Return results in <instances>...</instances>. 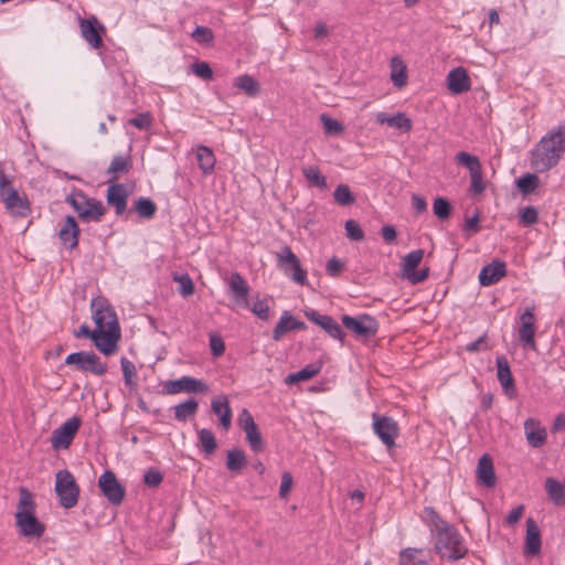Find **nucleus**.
<instances>
[{
	"label": "nucleus",
	"mask_w": 565,
	"mask_h": 565,
	"mask_svg": "<svg viewBox=\"0 0 565 565\" xmlns=\"http://www.w3.org/2000/svg\"><path fill=\"white\" fill-rule=\"evenodd\" d=\"M435 540L434 548L441 558L457 561L462 558L468 548L457 529L446 522L434 508L426 507L422 514Z\"/></svg>",
	"instance_id": "f257e3e1"
},
{
	"label": "nucleus",
	"mask_w": 565,
	"mask_h": 565,
	"mask_svg": "<svg viewBox=\"0 0 565 565\" xmlns=\"http://www.w3.org/2000/svg\"><path fill=\"white\" fill-rule=\"evenodd\" d=\"M565 153V125H558L544 135L531 151V166L537 172L556 167Z\"/></svg>",
	"instance_id": "f03ea898"
},
{
	"label": "nucleus",
	"mask_w": 565,
	"mask_h": 565,
	"mask_svg": "<svg viewBox=\"0 0 565 565\" xmlns=\"http://www.w3.org/2000/svg\"><path fill=\"white\" fill-rule=\"evenodd\" d=\"M36 504L31 491L25 487L19 489V502L15 512V525L21 535L40 539L45 532V525L35 515Z\"/></svg>",
	"instance_id": "7ed1b4c3"
},
{
	"label": "nucleus",
	"mask_w": 565,
	"mask_h": 565,
	"mask_svg": "<svg viewBox=\"0 0 565 565\" xmlns=\"http://www.w3.org/2000/svg\"><path fill=\"white\" fill-rule=\"evenodd\" d=\"M0 199L14 217H26L31 213L30 201L11 185L3 170H0Z\"/></svg>",
	"instance_id": "20e7f679"
},
{
	"label": "nucleus",
	"mask_w": 565,
	"mask_h": 565,
	"mask_svg": "<svg viewBox=\"0 0 565 565\" xmlns=\"http://www.w3.org/2000/svg\"><path fill=\"white\" fill-rule=\"evenodd\" d=\"M66 202L72 205L79 218L85 222H99L106 212V207L100 201L88 198L82 191L68 195Z\"/></svg>",
	"instance_id": "39448f33"
},
{
	"label": "nucleus",
	"mask_w": 565,
	"mask_h": 565,
	"mask_svg": "<svg viewBox=\"0 0 565 565\" xmlns=\"http://www.w3.org/2000/svg\"><path fill=\"white\" fill-rule=\"evenodd\" d=\"M55 492L63 508L71 509L77 504L79 488L68 470H60L56 473Z\"/></svg>",
	"instance_id": "423d86ee"
},
{
	"label": "nucleus",
	"mask_w": 565,
	"mask_h": 565,
	"mask_svg": "<svg viewBox=\"0 0 565 565\" xmlns=\"http://www.w3.org/2000/svg\"><path fill=\"white\" fill-rule=\"evenodd\" d=\"M341 321L358 339L369 340L373 338L379 330V323L375 318L366 313L356 317L343 315Z\"/></svg>",
	"instance_id": "0eeeda50"
},
{
	"label": "nucleus",
	"mask_w": 565,
	"mask_h": 565,
	"mask_svg": "<svg viewBox=\"0 0 565 565\" xmlns=\"http://www.w3.org/2000/svg\"><path fill=\"white\" fill-rule=\"evenodd\" d=\"M90 308L96 328L120 331L117 315L107 299L104 297L94 298Z\"/></svg>",
	"instance_id": "6e6552de"
},
{
	"label": "nucleus",
	"mask_w": 565,
	"mask_h": 565,
	"mask_svg": "<svg viewBox=\"0 0 565 565\" xmlns=\"http://www.w3.org/2000/svg\"><path fill=\"white\" fill-rule=\"evenodd\" d=\"M535 307H527L523 312L519 315L518 319V335L519 341L524 350L536 351V342H535Z\"/></svg>",
	"instance_id": "1a4fd4ad"
},
{
	"label": "nucleus",
	"mask_w": 565,
	"mask_h": 565,
	"mask_svg": "<svg viewBox=\"0 0 565 565\" xmlns=\"http://www.w3.org/2000/svg\"><path fill=\"white\" fill-rule=\"evenodd\" d=\"M65 364L75 365L77 370L89 372L95 375H104L107 371L106 364L93 352L79 351L71 353L65 359Z\"/></svg>",
	"instance_id": "9d476101"
},
{
	"label": "nucleus",
	"mask_w": 565,
	"mask_h": 565,
	"mask_svg": "<svg viewBox=\"0 0 565 565\" xmlns=\"http://www.w3.org/2000/svg\"><path fill=\"white\" fill-rule=\"evenodd\" d=\"M207 391L209 385L204 381L188 375L167 381L163 385V393L168 395L179 393L204 394Z\"/></svg>",
	"instance_id": "9b49d317"
},
{
	"label": "nucleus",
	"mask_w": 565,
	"mask_h": 565,
	"mask_svg": "<svg viewBox=\"0 0 565 565\" xmlns=\"http://www.w3.org/2000/svg\"><path fill=\"white\" fill-rule=\"evenodd\" d=\"M82 419L77 416L68 418L60 427H57L51 437V445L54 450L67 449L74 440L79 427Z\"/></svg>",
	"instance_id": "f8f14e48"
},
{
	"label": "nucleus",
	"mask_w": 565,
	"mask_h": 565,
	"mask_svg": "<svg viewBox=\"0 0 565 565\" xmlns=\"http://www.w3.org/2000/svg\"><path fill=\"white\" fill-rule=\"evenodd\" d=\"M373 430L381 441L390 449L395 446L399 428L396 420L390 416L372 415Z\"/></svg>",
	"instance_id": "ddd939ff"
},
{
	"label": "nucleus",
	"mask_w": 565,
	"mask_h": 565,
	"mask_svg": "<svg viewBox=\"0 0 565 565\" xmlns=\"http://www.w3.org/2000/svg\"><path fill=\"white\" fill-rule=\"evenodd\" d=\"M278 265L282 268L284 273L297 284H307V273L301 268L298 257L290 247L285 246L280 250L278 254Z\"/></svg>",
	"instance_id": "4468645a"
},
{
	"label": "nucleus",
	"mask_w": 565,
	"mask_h": 565,
	"mask_svg": "<svg viewBox=\"0 0 565 565\" xmlns=\"http://www.w3.org/2000/svg\"><path fill=\"white\" fill-rule=\"evenodd\" d=\"M238 423L246 435V441L248 443L250 449L255 452L263 451L265 444L263 441L262 435L252 414L246 408H244L239 414Z\"/></svg>",
	"instance_id": "2eb2a0df"
},
{
	"label": "nucleus",
	"mask_w": 565,
	"mask_h": 565,
	"mask_svg": "<svg viewBox=\"0 0 565 565\" xmlns=\"http://www.w3.org/2000/svg\"><path fill=\"white\" fill-rule=\"evenodd\" d=\"M98 486L103 492V494L107 498V500L113 504L121 503L125 497V489L118 482L115 473L113 471H105L98 480Z\"/></svg>",
	"instance_id": "dca6fc26"
},
{
	"label": "nucleus",
	"mask_w": 565,
	"mask_h": 565,
	"mask_svg": "<svg viewBox=\"0 0 565 565\" xmlns=\"http://www.w3.org/2000/svg\"><path fill=\"white\" fill-rule=\"evenodd\" d=\"M305 316L313 323L323 329L331 338L340 340L344 339V331L341 326L330 316L321 315L317 310L309 309L305 311Z\"/></svg>",
	"instance_id": "f3484780"
},
{
	"label": "nucleus",
	"mask_w": 565,
	"mask_h": 565,
	"mask_svg": "<svg viewBox=\"0 0 565 565\" xmlns=\"http://www.w3.org/2000/svg\"><path fill=\"white\" fill-rule=\"evenodd\" d=\"M119 339L120 331L96 328L92 341L102 353L111 355L117 350Z\"/></svg>",
	"instance_id": "a211bd4d"
},
{
	"label": "nucleus",
	"mask_w": 565,
	"mask_h": 565,
	"mask_svg": "<svg viewBox=\"0 0 565 565\" xmlns=\"http://www.w3.org/2000/svg\"><path fill=\"white\" fill-rule=\"evenodd\" d=\"M228 289L238 306L248 308L249 286L239 273H233L228 279Z\"/></svg>",
	"instance_id": "6ab92c4d"
},
{
	"label": "nucleus",
	"mask_w": 565,
	"mask_h": 565,
	"mask_svg": "<svg viewBox=\"0 0 565 565\" xmlns=\"http://www.w3.org/2000/svg\"><path fill=\"white\" fill-rule=\"evenodd\" d=\"M430 551L407 547L398 553V565H433Z\"/></svg>",
	"instance_id": "aec40b11"
},
{
	"label": "nucleus",
	"mask_w": 565,
	"mask_h": 565,
	"mask_svg": "<svg viewBox=\"0 0 565 565\" xmlns=\"http://www.w3.org/2000/svg\"><path fill=\"white\" fill-rule=\"evenodd\" d=\"M79 26L82 36L93 49H99L103 45L100 32L104 31V26L96 18L81 20Z\"/></svg>",
	"instance_id": "412c9836"
},
{
	"label": "nucleus",
	"mask_w": 565,
	"mask_h": 565,
	"mask_svg": "<svg viewBox=\"0 0 565 565\" xmlns=\"http://www.w3.org/2000/svg\"><path fill=\"white\" fill-rule=\"evenodd\" d=\"M79 233L81 231L75 217L67 215L58 231L62 244L70 249L75 248L78 245Z\"/></svg>",
	"instance_id": "4be33fe9"
},
{
	"label": "nucleus",
	"mask_w": 565,
	"mask_h": 565,
	"mask_svg": "<svg viewBox=\"0 0 565 565\" xmlns=\"http://www.w3.org/2000/svg\"><path fill=\"white\" fill-rule=\"evenodd\" d=\"M447 86L452 94L468 92L471 87V81L467 71L459 66L451 70L447 75Z\"/></svg>",
	"instance_id": "5701e85b"
},
{
	"label": "nucleus",
	"mask_w": 565,
	"mask_h": 565,
	"mask_svg": "<svg viewBox=\"0 0 565 565\" xmlns=\"http://www.w3.org/2000/svg\"><path fill=\"white\" fill-rule=\"evenodd\" d=\"M505 274V263L502 260H494L481 268L479 273V282L481 286H491L504 277Z\"/></svg>",
	"instance_id": "b1692460"
},
{
	"label": "nucleus",
	"mask_w": 565,
	"mask_h": 565,
	"mask_svg": "<svg viewBox=\"0 0 565 565\" xmlns=\"http://www.w3.org/2000/svg\"><path fill=\"white\" fill-rule=\"evenodd\" d=\"M524 433L529 445L533 448H540L546 443V429L534 418H527L524 422Z\"/></svg>",
	"instance_id": "393cba45"
},
{
	"label": "nucleus",
	"mask_w": 565,
	"mask_h": 565,
	"mask_svg": "<svg viewBox=\"0 0 565 565\" xmlns=\"http://www.w3.org/2000/svg\"><path fill=\"white\" fill-rule=\"evenodd\" d=\"M128 193L124 184L113 183L107 190V203L115 207L117 215H121L127 207Z\"/></svg>",
	"instance_id": "a878e982"
},
{
	"label": "nucleus",
	"mask_w": 565,
	"mask_h": 565,
	"mask_svg": "<svg viewBox=\"0 0 565 565\" xmlns=\"http://www.w3.org/2000/svg\"><path fill=\"white\" fill-rule=\"evenodd\" d=\"M212 412L218 417L220 424L224 430H228L232 425V409L227 396L220 395L211 401Z\"/></svg>",
	"instance_id": "bb28decb"
},
{
	"label": "nucleus",
	"mask_w": 565,
	"mask_h": 565,
	"mask_svg": "<svg viewBox=\"0 0 565 565\" xmlns=\"http://www.w3.org/2000/svg\"><path fill=\"white\" fill-rule=\"evenodd\" d=\"M306 328L305 322L296 319L288 311H284L278 323L273 331V339L279 341L285 333L289 331L302 330Z\"/></svg>",
	"instance_id": "cd10ccee"
},
{
	"label": "nucleus",
	"mask_w": 565,
	"mask_h": 565,
	"mask_svg": "<svg viewBox=\"0 0 565 565\" xmlns=\"http://www.w3.org/2000/svg\"><path fill=\"white\" fill-rule=\"evenodd\" d=\"M541 532L537 523L529 518L526 520V535H525V550L524 553L527 555H536L541 551Z\"/></svg>",
	"instance_id": "c85d7f7f"
},
{
	"label": "nucleus",
	"mask_w": 565,
	"mask_h": 565,
	"mask_svg": "<svg viewBox=\"0 0 565 565\" xmlns=\"http://www.w3.org/2000/svg\"><path fill=\"white\" fill-rule=\"evenodd\" d=\"M477 477L481 484L491 488L495 486V473L493 468L492 458L489 455H483L477 466Z\"/></svg>",
	"instance_id": "c756f323"
},
{
	"label": "nucleus",
	"mask_w": 565,
	"mask_h": 565,
	"mask_svg": "<svg viewBox=\"0 0 565 565\" xmlns=\"http://www.w3.org/2000/svg\"><path fill=\"white\" fill-rule=\"evenodd\" d=\"M497 376L505 394L514 393V380L510 370L509 362L504 355H500L495 360Z\"/></svg>",
	"instance_id": "7c9ffc66"
},
{
	"label": "nucleus",
	"mask_w": 565,
	"mask_h": 565,
	"mask_svg": "<svg viewBox=\"0 0 565 565\" xmlns=\"http://www.w3.org/2000/svg\"><path fill=\"white\" fill-rule=\"evenodd\" d=\"M376 122L381 125L386 124L387 126L399 129L403 132L411 131L413 127L412 120L404 113H397L394 116H390L386 113H379L376 114Z\"/></svg>",
	"instance_id": "2f4dec72"
},
{
	"label": "nucleus",
	"mask_w": 565,
	"mask_h": 565,
	"mask_svg": "<svg viewBox=\"0 0 565 565\" xmlns=\"http://www.w3.org/2000/svg\"><path fill=\"white\" fill-rule=\"evenodd\" d=\"M391 79L394 86L401 88L407 83V67L399 56H394L390 63Z\"/></svg>",
	"instance_id": "473e14b6"
},
{
	"label": "nucleus",
	"mask_w": 565,
	"mask_h": 565,
	"mask_svg": "<svg viewBox=\"0 0 565 565\" xmlns=\"http://www.w3.org/2000/svg\"><path fill=\"white\" fill-rule=\"evenodd\" d=\"M196 160L204 174H210L214 170L216 162L215 156L209 147L200 146L196 149Z\"/></svg>",
	"instance_id": "72a5a7b5"
},
{
	"label": "nucleus",
	"mask_w": 565,
	"mask_h": 565,
	"mask_svg": "<svg viewBox=\"0 0 565 565\" xmlns=\"http://www.w3.org/2000/svg\"><path fill=\"white\" fill-rule=\"evenodd\" d=\"M247 459L245 452L241 449L234 448L226 454V468L236 475H239L242 469L246 466Z\"/></svg>",
	"instance_id": "f704fd0d"
},
{
	"label": "nucleus",
	"mask_w": 565,
	"mask_h": 565,
	"mask_svg": "<svg viewBox=\"0 0 565 565\" xmlns=\"http://www.w3.org/2000/svg\"><path fill=\"white\" fill-rule=\"evenodd\" d=\"M199 403L191 397L173 407L174 418L179 422H185L189 417L194 416L198 412Z\"/></svg>",
	"instance_id": "c9c22d12"
},
{
	"label": "nucleus",
	"mask_w": 565,
	"mask_h": 565,
	"mask_svg": "<svg viewBox=\"0 0 565 565\" xmlns=\"http://www.w3.org/2000/svg\"><path fill=\"white\" fill-rule=\"evenodd\" d=\"M545 490L551 501L556 505L565 503L564 486L554 478L545 480Z\"/></svg>",
	"instance_id": "e433bc0d"
},
{
	"label": "nucleus",
	"mask_w": 565,
	"mask_h": 565,
	"mask_svg": "<svg viewBox=\"0 0 565 565\" xmlns=\"http://www.w3.org/2000/svg\"><path fill=\"white\" fill-rule=\"evenodd\" d=\"M320 371V366H316L313 364L307 365L298 372L290 373L285 379V383L287 385H292L299 382L308 381L315 377Z\"/></svg>",
	"instance_id": "4c0bfd02"
},
{
	"label": "nucleus",
	"mask_w": 565,
	"mask_h": 565,
	"mask_svg": "<svg viewBox=\"0 0 565 565\" xmlns=\"http://www.w3.org/2000/svg\"><path fill=\"white\" fill-rule=\"evenodd\" d=\"M302 174L310 185L317 186L322 190L328 186L327 178L321 174L319 168L316 166L303 167Z\"/></svg>",
	"instance_id": "58836bf2"
},
{
	"label": "nucleus",
	"mask_w": 565,
	"mask_h": 565,
	"mask_svg": "<svg viewBox=\"0 0 565 565\" xmlns=\"http://www.w3.org/2000/svg\"><path fill=\"white\" fill-rule=\"evenodd\" d=\"M135 210L141 218L150 220L157 212V205L149 198L140 196L135 202Z\"/></svg>",
	"instance_id": "ea45409f"
},
{
	"label": "nucleus",
	"mask_w": 565,
	"mask_h": 565,
	"mask_svg": "<svg viewBox=\"0 0 565 565\" xmlns=\"http://www.w3.org/2000/svg\"><path fill=\"white\" fill-rule=\"evenodd\" d=\"M234 85L252 97L256 96L260 89L258 82L247 74L236 77Z\"/></svg>",
	"instance_id": "a19ab883"
},
{
	"label": "nucleus",
	"mask_w": 565,
	"mask_h": 565,
	"mask_svg": "<svg viewBox=\"0 0 565 565\" xmlns=\"http://www.w3.org/2000/svg\"><path fill=\"white\" fill-rule=\"evenodd\" d=\"M199 443L204 452L209 456L212 455L217 448V441L214 434L207 429L202 428L198 430Z\"/></svg>",
	"instance_id": "79ce46f5"
},
{
	"label": "nucleus",
	"mask_w": 565,
	"mask_h": 565,
	"mask_svg": "<svg viewBox=\"0 0 565 565\" xmlns=\"http://www.w3.org/2000/svg\"><path fill=\"white\" fill-rule=\"evenodd\" d=\"M424 257L423 249H415L409 252L402 260V271L406 276L412 273L420 264Z\"/></svg>",
	"instance_id": "37998d69"
},
{
	"label": "nucleus",
	"mask_w": 565,
	"mask_h": 565,
	"mask_svg": "<svg viewBox=\"0 0 565 565\" xmlns=\"http://www.w3.org/2000/svg\"><path fill=\"white\" fill-rule=\"evenodd\" d=\"M333 198L342 206L350 205L355 201V196L347 184H339L333 192Z\"/></svg>",
	"instance_id": "c03bdc74"
},
{
	"label": "nucleus",
	"mask_w": 565,
	"mask_h": 565,
	"mask_svg": "<svg viewBox=\"0 0 565 565\" xmlns=\"http://www.w3.org/2000/svg\"><path fill=\"white\" fill-rule=\"evenodd\" d=\"M456 160L459 164L468 168L470 174L481 170V164L478 157L472 156L466 151H460L456 154Z\"/></svg>",
	"instance_id": "a18cd8bd"
},
{
	"label": "nucleus",
	"mask_w": 565,
	"mask_h": 565,
	"mask_svg": "<svg viewBox=\"0 0 565 565\" xmlns=\"http://www.w3.org/2000/svg\"><path fill=\"white\" fill-rule=\"evenodd\" d=\"M131 168V160L129 157L115 156L108 167L107 173H126Z\"/></svg>",
	"instance_id": "49530a36"
},
{
	"label": "nucleus",
	"mask_w": 565,
	"mask_h": 565,
	"mask_svg": "<svg viewBox=\"0 0 565 565\" xmlns=\"http://www.w3.org/2000/svg\"><path fill=\"white\" fill-rule=\"evenodd\" d=\"M539 178L536 174L527 173L518 179L516 184L519 190L524 193H531L539 186Z\"/></svg>",
	"instance_id": "de8ad7c7"
},
{
	"label": "nucleus",
	"mask_w": 565,
	"mask_h": 565,
	"mask_svg": "<svg viewBox=\"0 0 565 565\" xmlns=\"http://www.w3.org/2000/svg\"><path fill=\"white\" fill-rule=\"evenodd\" d=\"M173 280L180 285L179 292L183 297H189L194 294V284L189 274L174 275Z\"/></svg>",
	"instance_id": "09e8293b"
},
{
	"label": "nucleus",
	"mask_w": 565,
	"mask_h": 565,
	"mask_svg": "<svg viewBox=\"0 0 565 565\" xmlns=\"http://www.w3.org/2000/svg\"><path fill=\"white\" fill-rule=\"evenodd\" d=\"M433 211L439 220H447L451 213V205L446 199L438 196L434 201Z\"/></svg>",
	"instance_id": "8fccbe9b"
},
{
	"label": "nucleus",
	"mask_w": 565,
	"mask_h": 565,
	"mask_svg": "<svg viewBox=\"0 0 565 565\" xmlns=\"http://www.w3.org/2000/svg\"><path fill=\"white\" fill-rule=\"evenodd\" d=\"M153 117L149 111L140 113L136 117L128 120V125H131L140 130H148L152 126Z\"/></svg>",
	"instance_id": "3c124183"
},
{
	"label": "nucleus",
	"mask_w": 565,
	"mask_h": 565,
	"mask_svg": "<svg viewBox=\"0 0 565 565\" xmlns=\"http://www.w3.org/2000/svg\"><path fill=\"white\" fill-rule=\"evenodd\" d=\"M120 364L125 379V384L128 387L134 388L137 385L136 382L132 381V377L136 375L135 364L126 358H121Z\"/></svg>",
	"instance_id": "603ef678"
},
{
	"label": "nucleus",
	"mask_w": 565,
	"mask_h": 565,
	"mask_svg": "<svg viewBox=\"0 0 565 565\" xmlns=\"http://www.w3.org/2000/svg\"><path fill=\"white\" fill-rule=\"evenodd\" d=\"M347 236L352 241H362L364 238V232L354 220H348L344 225Z\"/></svg>",
	"instance_id": "864d4df0"
},
{
	"label": "nucleus",
	"mask_w": 565,
	"mask_h": 565,
	"mask_svg": "<svg viewBox=\"0 0 565 565\" xmlns=\"http://www.w3.org/2000/svg\"><path fill=\"white\" fill-rule=\"evenodd\" d=\"M192 38L200 44L211 43L214 39L213 32L206 26H196L192 32Z\"/></svg>",
	"instance_id": "5fc2aeb1"
},
{
	"label": "nucleus",
	"mask_w": 565,
	"mask_h": 565,
	"mask_svg": "<svg viewBox=\"0 0 565 565\" xmlns=\"http://www.w3.org/2000/svg\"><path fill=\"white\" fill-rule=\"evenodd\" d=\"M191 68L193 74L204 81H210L213 77V71L206 62H195L191 65Z\"/></svg>",
	"instance_id": "6e6d98bb"
},
{
	"label": "nucleus",
	"mask_w": 565,
	"mask_h": 565,
	"mask_svg": "<svg viewBox=\"0 0 565 565\" xmlns=\"http://www.w3.org/2000/svg\"><path fill=\"white\" fill-rule=\"evenodd\" d=\"M320 119L323 124V129L326 134L337 135L343 131V126L337 119H333L327 116L326 114H322L320 116Z\"/></svg>",
	"instance_id": "4d7b16f0"
},
{
	"label": "nucleus",
	"mask_w": 565,
	"mask_h": 565,
	"mask_svg": "<svg viewBox=\"0 0 565 565\" xmlns=\"http://www.w3.org/2000/svg\"><path fill=\"white\" fill-rule=\"evenodd\" d=\"M162 473L154 468L147 470L143 476V482L150 488L158 487L162 482Z\"/></svg>",
	"instance_id": "13d9d810"
},
{
	"label": "nucleus",
	"mask_w": 565,
	"mask_h": 565,
	"mask_svg": "<svg viewBox=\"0 0 565 565\" xmlns=\"http://www.w3.org/2000/svg\"><path fill=\"white\" fill-rule=\"evenodd\" d=\"M486 189V183L482 179V170L470 174V191L475 194H480Z\"/></svg>",
	"instance_id": "bf43d9fd"
},
{
	"label": "nucleus",
	"mask_w": 565,
	"mask_h": 565,
	"mask_svg": "<svg viewBox=\"0 0 565 565\" xmlns=\"http://www.w3.org/2000/svg\"><path fill=\"white\" fill-rule=\"evenodd\" d=\"M210 348L213 356L218 358L225 352V343L223 339L216 334H210Z\"/></svg>",
	"instance_id": "052dcab7"
},
{
	"label": "nucleus",
	"mask_w": 565,
	"mask_h": 565,
	"mask_svg": "<svg viewBox=\"0 0 565 565\" xmlns=\"http://www.w3.org/2000/svg\"><path fill=\"white\" fill-rule=\"evenodd\" d=\"M539 213L534 206H526L520 215V221L523 225H532L537 222Z\"/></svg>",
	"instance_id": "680f3d73"
},
{
	"label": "nucleus",
	"mask_w": 565,
	"mask_h": 565,
	"mask_svg": "<svg viewBox=\"0 0 565 565\" xmlns=\"http://www.w3.org/2000/svg\"><path fill=\"white\" fill-rule=\"evenodd\" d=\"M490 349V345L487 341V333L480 335L476 341H472L466 345V351L475 353L479 351H487Z\"/></svg>",
	"instance_id": "e2e57ef3"
},
{
	"label": "nucleus",
	"mask_w": 565,
	"mask_h": 565,
	"mask_svg": "<svg viewBox=\"0 0 565 565\" xmlns=\"http://www.w3.org/2000/svg\"><path fill=\"white\" fill-rule=\"evenodd\" d=\"M250 310L262 320H268L269 318V306L266 300H257L253 303Z\"/></svg>",
	"instance_id": "0e129e2a"
},
{
	"label": "nucleus",
	"mask_w": 565,
	"mask_h": 565,
	"mask_svg": "<svg viewBox=\"0 0 565 565\" xmlns=\"http://www.w3.org/2000/svg\"><path fill=\"white\" fill-rule=\"evenodd\" d=\"M343 268H344V263H342L340 259H338L335 257H332L327 263L326 270L329 276L338 277L341 274V271L343 270Z\"/></svg>",
	"instance_id": "69168bd1"
},
{
	"label": "nucleus",
	"mask_w": 565,
	"mask_h": 565,
	"mask_svg": "<svg viewBox=\"0 0 565 565\" xmlns=\"http://www.w3.org/2000/svg\"><path fill=\"white\" fill-rule=\"evenodd\" d=\"M291 486H292V476L290 472L288 471H285L281 476V483H280V488H279V495L281 498H285L288 492L290 491L291 489Z\"/></svg>",
	"instance_id": "338daca9"
},
{
	"label": "nucleus",
	"mask_w": 565,
	"mask_h": 565,
	"mask_svg": "<svg viewBox=\"0 0 565 565\" xmlns=\"http://www.w3.org/2000/svg\"><path fill=\"white\" fill-rule=\"evenodd\" d=\"M429 275V268L426 267V268H423L418 271H416L415 269L409 273L408 275H406L405 277L412 282V284H418V282H422L424 281Z\"/></svg>",
	"instance_id": "774afa93"
}]
</instances>
